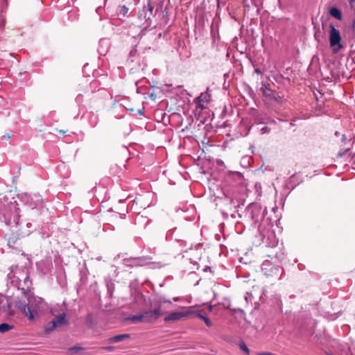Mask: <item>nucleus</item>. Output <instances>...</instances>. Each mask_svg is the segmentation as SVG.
I'll return each mask as SVG.
<instances>
[{"label":"nucleus","instance_id":"1","mask_svg":"<svg viewBox=\"0 0 355 355\" xmlns=\"http://www.w3.org/2000/svg\"><path fill=\"white\" fill-rule=\"evenodd\" d=\"M17 203L15 200L10 201L6 205L8 211L6 210V212L3 213L6 223L11 226H16L19 223V208L17 207Z\"/></svg>","mask_w":355,"mask_h":355},{"label":"nucleus","instance_id":"2","mask_svg":"<svg viewBox=\"0 0 355 355\" xmlns=\"http://www.w3.org/2000/svg\"><path fill=\"white\" fill-rule=\"evenodd\" d=\"M261 270L265 277L272 281L277 280L281 277V270L270 261H265L261 266Z\"/></svg>","mask_w":355,"mask_h":355},{"label":"nucleus","instance_id":"3","mask_svg":"<svg viewBox=\"0 0 355 355\" xmlns=\"http://www.w3.org/2000/svg\"><path fill=\"white\" fill-rule=\"evenodd\" d=\"M69 324V320L67 318V314L62 313L55 315L54 318L48 322L44 327L46 334H49L57 328Z\"/></svg>","mask_w":355,"mask_h":355},{"label":"nucleus","instance_id":"4","mask_svg":"<svg viewBox=\"0 0 355 355\" xmlns=\"http://www.w3.org/2000/svg\"><path fill=\"white\" fill-rule=\"evenodd\" d=\"M329 44L331 48H334L335 52L340 50L343 46L341 44V36L340 31L331 24L329 25Z\"/></svg>","mask_w":355,"mask_h":355},{"label":"nucleus","instance_id":"5","mask_svg":"<svg viewBox=\"0 0 355 355\" xmlns=\"http://www.w3.org/2000/svg\"><path fill=\"white\" fill-rule=\"evenodd\" d=\"M205 266L202 268L203 273L205 274V278L211 279L214 276V271L213 268L216 266L215 262L211 260L209 256V253L207 255V260H204Z\"/></svg>","mask_w":355,"mask_h":355},{"label":"nucleus","instance_id":"6","mask_svg":"<svg viewBox=\"0 0 355 355\" xmlns=\"http://www.w3.org/2000/svg\"><path fill=\"white\" fill-rule=\"evenodd\" d=\"M5 238L8 241V245L10 247H12L19 239V235L15 232H8L5 234Z\"/></svg>","mask_w":355,"mask_h":355},{"label":"nucleus","instance_id":"7","mask_svg":"<svg viewBox=\"0 0 355 355\" xmlns=\"http://www.w3.org/2000/svg\"><path fill=\"white\" fill-rule=\"evenodd\" d=\"M184 316V313L182 312H173L168 315L164 318V321L166 322H174L180 320Z\"/></svg>","mask_w":355,"mask_h":355},{"label":"nucleus","instance_id":"8","mask_svg":"<svg viewBox=\"0 0 355 355\" xmlns=\"http://www.w3.org/2000/svg\"><path fill=\"white\" fill-rule=\"evenodd\" d=\"M22 313L28 318V320H33L35 318L34 311L31 309L28 304H24L21 307Z\"/></svg>","mask_w":355,"mask_h":355},{"label":"nucleus","instance_id":"9","mask_svg":"<svg viewBox=\"0 0 355 355\" xmlns=\"http://www.w3.org/2000/svg\"><path fill=\"white\" fill-rule=\"evenodd\" d=\"M130 337V335L128 334H119L116 335L112 337H110L108 338V342L111 343H119L121 342L125 339H128Z\"/></svg>","mask_w":355,"mask_h":355},{"label":"nucleus","instance_id":"10","mask_svg":"<svg viewBox=\"0 0 355 355\" xmlns=\"http://www.w3.org/2000/svg\"><path fill=\"white\" fill-rule=\"evenodd\" d=\"M211 101V94L206 92L201 93V110L205 107L204 103H208Z\"/></svg>","mask_w":355,"mask_h":355},{"label":"nucleus","instance_id":"11","mask_svg":"<svg viewBox=\"0 0 355 355\" xmlns=\"http://www.w3.org/2000/svg\"><path fill=\"white\" fill-rule=\"evenodd\" d=\"M144 313L139 314L136 315H132L130 317H128L125 319L126 321H131L134 323L138 322H144Z\"/></svg>","mask_w":355,"mask_h":355},{"label":"nucleus","instance_id":"12","mask_svg":"<svg viewBox=\"0 0 355 355\" xmlns=\"http://www.w3.org/2000/svg\"><path fill=\"white\" fill-rule=\"evenodd\" d=\"M329 14L336 19L340 20L342 19V13L339 9L332 7L329 10Z\"/></svg>","mask_w":355,"mask_h":355},{"label":"nucleus","instance_id":"13","mask_svg":"<svg viewBox=\"0 0 355 355\" xmlns=\"http://www.w3.org/2000/svg\"><path fill=\"white\" fill-rule=\"evenodd\" d=\"M144 322H154L156 320V318H154V315L152 312V311H146L144 313Z\"/></svg>","mask_w":355,"mask_h":355},{"label":"nucleus","instance_id":"14","mask_svg":"<svg viewBox=\"0 0 355 355\" xmlns=\"http://www.w3.org/2000/svg\"><path fill=\"white\" fill-rule=\"evenodd\" d=\"M152 312L154 315V318H156V320H157L164 314V312L161 309V306L154 309L153 310H152Z\"/></svg>","mask_w":355,"mask_h":355},{"label":"nucleus","instance_id":"15","mask_svg":"<svg viewBox=\"0 0 355 355\" xmlns=\"http://www.w3.org/2000/svg\"><path fill=\"white\" fill-rule=\"evenodd\" d=\"M12 329V326L7 323L0 324V332L5 333Z\"/></svg>","mask_w":355,"mask_h":355},{"label":"nucleus","instance_id":"16","mask_svg":"<svg viewBox=\"0 0 355 355\" xmlns=\"http://www.w3.org/2000/svg\"><path fill=\"white\" fill-rule=\"evenodd\" d=\"M239 347H240L241 350H242L243 352H245L246 354V355H249L250 354V349L248 347V346L245 345V343L241 342L239 344Z\"/></svg>","mask_w":355,"mask_h":355},{"label":"nucleus","instance_id":"17","mask_svg":"<svg viewBox=\"0 0 355 355\" xmlns=\"http://www.w3.org/2000/svg\"><path fill=\"white\" fill-rule=\"evenodd\" d=\"M83 348L81 347H79V346H74V347H70L69 349V352L71 353V354H73V353H76V352H78L80 350H83Z\"/></svg>","mask_w":355,"mask_h":355},{"label":"nucleus","instance_id":"18","mask_svg":"<svg viewBox=\"0 0 355 355\" xmlns=\"http://www.w3.org/2000/svg\"><path fill=\"white\" fill-rule=\"evenodd\" d=\"M201 320L205 322V324L207 327H210L212 326V322H211V320L207 317L201 315Z\"/></svg>","mask_w":355,"mask_h":355},{"label":"nucleus","instance_id":"19","mask_svg":"<svg viewBox=\"0 0 355 355\" xmlns=\"http://www.w3.org/2000/svg\"><path fill=\"white\" fill-rule=\"evenodd\" d=\"M204 309H208V310L210 311L212 310V306L207 303H203L202 304H201V312L203 311Z\"/></svg>","mask_w":355,"mask_h":355},{"label":"nucleus","instance_id":"20","mask_svg":"<svg viewBox=\"0 0 355 355\" xmlns=\"http://www.w3.org/2000/svg\"><path fill=\"white\" fill-rule=\"evenodd\" d=\"M101 349L107 352H112L114 350L115 347L114 346H106L101 347Z\"/></svg>","mask_w":355,"mask_h":355},{"label":"nucleus","instance_id":"21","mask_svg":"<svg viewBox=\"0 0 355 355\" xmlns=\"http://www.w3.org/2000/svg\"><path fill=\"white\" fill-rule=\"evenodd\" d=\"M195 102L196 103V108H199L200 107V96H197L196 98H195Z\"/></svg>","mask_w":355,"mask_h":355},{"label":"nucleus","instance_id":"22","mask_svg":"<svg viewBox=\"0 0 355 355\" xmlns=\"http://www.w3.org/2000/svg\"><path fill=\"white\" fill-rule=\"evenodd\" d=\"M257 355H275V354L271 352H259V353H257Z\"/></svg>","mask_w":355,"mask_h":355},{"label":"nucleus","instance_id":"23","mask_svg":"<svg viewBox=\"0 0 355 355\" xmlns=\"http://www.w3.org/2000/svg\"><path fill=\"white\" fill-rule=\"evenodd\" d=\"M57 131L62 133L63 135H64L66 132H68V130H58V129H56Z\"/></svg>","mask_w":355,"mask_h":355},{"label":"nucleus","instance_id":"24","mask_svg":"<svg viewBox=\"0 0 355 355\" xmlns=\"http://www.w3.org/2000/svg\"><path fill=\"white\" fill-rule=\"evenodd\" d=\"M5 137L6 138V139H8V140H9L10 139V135L8 133L5 135Z\"/></svg>","mask_w":355,"mask_h":355},{"label":"nucleus","instance_id":"25","mask_svg":"<svg viewBox=\"0 0 355 355\" xmlns=\"http://www.w3.org/2000/svg\"><path fill=\"white\" fill-rule=\"evenodd\" d=\"M202 144L204 145V148H201V150H202V152H205V148H207V146H205V144L204 142H202Z\"/></svg>","mask_w":355,"mask_h":355},{"label":"nucleus","instance_id":"26","mask_svg":"<svg viewBox=\"0 0 355 355\" xmlns=\"http://www.w3.org/2000/svg\"><path fill=\"white\" fill-rule=\"evenodd\" d=\"M354 1V0H349V3L350 4H352V3Z\"/></svg>","mask_w":355,"mask_h":355}]
</instances>
